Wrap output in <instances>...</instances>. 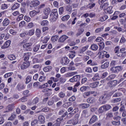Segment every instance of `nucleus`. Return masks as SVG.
<instances>
[{"mask_svg":"<svg viewBox=\"0 0 126 126\" xmlns=\"http://www.w3.org/2000/svg\"><path fill=\"white\" fill-rule=\"evenodd\" d=\"M63 7H61L59 8V13L60 14H63Z\"/></svg>","mask_w":126,"mask_h":126,"instance_id":"61","label":"nucleus"},{"mask_svg":"<svg viewBox=\"0 0 126 126\" xmlns=\"http://www.w3.org/2000/svg\"><path fill=\"white\" fill-rule=\"evenodd\" d=\"M80 78V76L79 75L74 76L72 78L69 79L70 82H74L75 81H77V79Z\"/></svg>","mask_w":126,"mask_h":126,"instance_id":"10","label":"nucleus"},{"mask_svg":"<svg viewBox=\"0 0 126 126\" xmlns=\"http://www.w3.org/2000/svg\"><path fill=\"white\" fill-rule=\"evenodd\" d=\"M35 33L36 35H40L41 34V30L39 29H36Z\"/></svg>","mask_w":126,"mask_h":126,"instance_id":"63","label":"nucleus"},{"mask_svg":"<svg viewBox=\"0 0 126 126\" xmlns=\"http://www.w3.org/2000/svg\"><path fill=\"white\" fill-rule=\"evenodd\" d=\"M11 44V41L10 40H7L6 41L3 45L1 46V49H6L10 46V44Z\"/></svg>","mask_w":126,"mask_h":126,"instance_id":"5","label":"nucleus"},{"mask_svg":"<svg viewBox=\"0 0 126 126\" xmlns=\"http://www.w3.org/2000/svg\"><path fill=\"white\" fill-rule=\"evenodd\" d=\"M97 121V116H93L90 121V124H93V123H95Z\"/></svg>","mask_w":126,"mask_h":126,"instance_id":"15","label":"nucleus"},{"mask_svg":"<svg viewBox=\"0 0 126 126\" xmlns=\"http://www.w3.org/2000/svg\"><path fill=\"white\" fill-rule=\"evenodd\" d=\"M99 45L101 50H103V48H105V43L104 42L100 43Z\"/></svg>","mask_w":126,"mask_h":126,"instance_id":"45","label":"nucleus"},{"mask_svg":"<svg viewBox=\"0 0 126 126\" xmlns=\"http://www.w3.org/2000/svg\"><path fill=\"white\" fill-rule=\"evenodd\" d=\"M58 16L59 14H58V11L57 10H55V13L50 15V21H51V22H54V21H56Z\"/></svg>","mask_w":126,"mask_h":126,"instance_id":"1","label":"nucleus"},{"mask_svg":"<svg viewBox=\"0 0 126 126\" xmlns=\"http://www.w3.org/2000/svg\"><path fill=\"white\" fill-rule=\"evenodd\" d=\"M11 75V73H7L4 75V77L5 78H7V77H9V76H10Z\"/></svg>","mask_w":126,"mask_h":126,"instance_id":"62","label":"nucleus"},{"mask_svg":"<svg viewBox=\"0 0 126 126\" xmlns=\"http://www.w3.org/2000/svg\"><path fill=\"white\" fill-rule=\"evenodd\" d=\"M29 57H30V53H27L24 55V61L25 62H28V60H29Z\"/></svg>","mask_w":126,"mask_h":126,"instance_id":"13","label":"nucleus"},{"mask_svg":"<svg viewBox=\"0 0 126 126\" xmlns=\"http://www.w3.org/2000/svg\"><path fill=\"white\" fill-rule=\"evenodd\" d=\"M23 14L20 15L17 19V21H20V20H22L23 19Z\"/></svg>","mask_w":126,"mask_h":126,"instance_id":"42","label":"nucleus"},{"mask_svg":"<svg viewBox=\"0 0 126 126\" xmlns=\"http://www.w3.org/2000/svg\"><path fill=\"white\" fill-rule=\"evenodd\" d=\"M109 65H110V63L107 62H105L104 63H103V64H102L101 66V68H107V67H108Z\"/></svg>","mask_w":126,"mask_h":126,"instance_id":"20","label":"nucleus"},{"mask_svg":"<svg viewBox=\"0 0 126 126\" xmlns=\"http://www.w3.org/2000/svg\"><path fill=\"white\" fill-rule=\"evenodd\" d=\"M68 38V37L67 36L63 35L59 38V42H60V43H63V42H64V41Z\"/></svg>","mask_w":126,"mask_h":126,"instance_id":"9","label":"nucleus"},{"mask_svg":"<svg viewBox=\"0 0 126 126\" xmlns=\"http://www.w3.org/2000/svg\"><path fill=\"white\" fill-rule=\"evenodd\" d=\"M30 65V63L29 61H25L21 65V68L22 69L27 68Z\"/></svg>","mask_w":126,"mask_h":126,"instance_id":"4","label":"nucleus"},{"mask_svg":"<svg viewBox=\"0 0 126 126\" xmlns=\"http://www.w3.org/2000/svg\"><path fill=\"white\" fill-rule=\"evenodd\" d=\"M19 6H20L19 4L16 3L12 7V9H16V8H18Z\"/></svg>","mask_w":126,"mask_h":126,"instance_id":"37","label":"nucleus"},{"mask_svg":"<svg viewBox=\"0 0 126 126\" xmlns=\"http://www.w3.org/2000/svg\"><path fill=\"white\" fill-rule=\"evenodd\" d=\"M93 79L94 80H97L99 79V74H95V75H94V78H93Z\"/></svg>","mask_w":126,"mask_h":126,"instance_id":"47","label":"nucleus"},{"mask_svg":"<svg viewBox=\"0 0 126 126\" xmlns=\"http://www.w3.org/2000/svg\"><path fill=\"white\" fill-rule=\"evenodd\" d=\"M32 43H28L23 45V48H24L28 51H31V46H32Z\"/></svg>","mask_w":126,"mask_h":126,"instance_id":"7","label":"nucleus"},{"mask_svg":"<svg viewBox=\"0 0 126 126\" xmlns=\"http://www.w3.org/2000/svg\"><path fill=\"white\" fill-rule=\"evenodd\" d=\"M48 24V21L47 20H44L42 21L41 23V25L42 26H46Z\"/></svg>","mask_w":126,"mask_h":126,"instance_id":"39","label":"nucleus"},{"mask_svg":"<svg viewBox=\"0 0 126 126\" xmlns=\"http://www.w3.org/2000/svg\"><path fill=\"white\" fill-rule=\"evenodd\" d=\"M107 18H108V17L107 16H104L102 17H101L100 19V20L101 22L105 21V20H106Z\"/></svg>","mask_w":126,"mask_h":126,"instance_id":"46","label":"nucleus"},{"mask_svg":"<svg viewBox=\"0 0 126 126\" xmlns=\"http://www.w3.org/2000/svg\"><path fill=\"white\" fill-rule=\"evenodd\" d=\"M58 39H59V36H58V35H55L52 37L51 41L54 42H57Z\"/></svg>","mask_w":126,"mask_h":126,"instance_id":"26","label":"nucleus"},{"mask_svg":"<svg viewBox=\"0 0 126 126\" xmlns=\"http://www.w3.org/2000/svg\"><path fill=\"white\" fill-rule=\"evenodd\" d=\"M52 68H53V67H52L51 66H48L44 67L43 68V70L45 72H48V71H50L52 70Z\"/></svg>","mask_w":126,"mask_h":126,"instance_id":"21","label":"nucleus"},{"mask_svg":"<svg viewBox=\"0 0 126 126\" xmlns=\"http://www.w3.org/2000/svg\"><path fill=\"white\" fill-rule=\"evenodd\" d=\"M8 58L9 59V60H10V61H13V60H15V59H16V58L15 57V56H14L13 55H8Z\"/></svg>","mask_w":126,"mask_h":126,"instance_id":"30","label":"nucleus"},{"mask_svg":"<svg viewBox=\"0 0 126 126\" xmlns=\"http://www.w3.org/2000/svg\"><path fill=\"white\" fill-rule=\"evenodd\" d=\"M31 81V77H27L26 78V83L28 84Z\"/></svg>","mask_w":126,"mask_h":126,"instance_id":"53","label":"nucleus"},{"mask_svg":"<svg viewBox=\"0 0 126 126\" xmlns=\"http://www.w3.org/2000/svg\"><path fill=\"white\" fill-rule=\"evenodd\" d=\"M75 57V52L72 51L69 55L70 59H73L74 57Z\"/></svg>","mask_w":126,"mask_h":126,"instance_id":"36","label":"nucleus"},{"mask_svg":"<svg viewBox=\"0 0 126 126\" xmlns=\"http://www.w3.org/2000/svg\"><path fill=\"white\" fill-rule=\"evenodd\" d=\"M66 68H67L65 67H62L61 69V72H62V73H64V72L66 71Z\"/></svg>","mask_w":126,"mask_h":126,"instance_id":"55","label":"nucleus"},{"mask_svg":"<svg viewBox=\"0 0 126 126\" xmlns=\"http://www.w3.org/2000/svg\"><path fill=\"white\" fill-rule=\"evenodd\" d=\"M107 54V52L106 51H102L98 53V56L100 58H104L105 55Z\"/></svg>","mask_w":126,"mask_h":126,"instance_id":"16","label":"nucleus"},{"mask_svg":"<svg viewBox=\"0 0 126 126\" xmlns=\"http://www.w3.org/2000/svg\"><path fill=\"white\" fill-rule=\"evenodd\" d=\"M12 109H13V106H12V105H9L6 108V112H10V111H11Z\"/></svg>","mask_w":126,"mask_h":126,"instance_id":"34","label":"nucleus"},{"mask_svg":"<svg viewBox=\"0 0 126 126\" xmlns=\"http://www.w3.org/2000/svg\"><path fill=\"white\" fill-rule=\"evenodd\" d=\"M15 118V114H12L10 117L9 118V121H12Z\"/></svg>","mask_w":126,"mask_h":126,"instance_id":"49","label":"nucleus"},{"mask_svg":"<svg viewBox=\"0 0 126 126\" xmlns=\"http://www.w3.org/2000/svg\"><path fill=\"white\" fill-rule=\"evenodd\" d=\"M9 32L12 35H16V32L12 29L9 30Z\"/></svg>","mask_w":126,"mask_h":126,"instance_id":"57","label":"nucleus"},{"mask_svg":"<svg viewBox=\"0 0 126 126\" xmlns=\"http://www.w3.org/2000/svg\"><path fill=\"white\" fill-rule=\"evenodd\" d=\"M91 48L93 51H97V50H98V45L96 44H93L91 45Z\"/></svg>","mask_w":126,"mask_h":126,"instance_id":"24","label":"nucleus"},{"mask_svg":"<svg viewBox=\"0 0 126 126\" xmlns=\"http://www.w3.org/2000/svg\"><path fill=\"white\" fill-rule=\"evenodd\" d=\"M1 8L2 9H6V8H7V5H6L5 3L2 4Z\"/></svg>","mask_w":126,"mask_h":126,"instance_id":"48","label":"nucleus"},{"mask_svg":"<svg viewBox=\"0 0 126 126\" xmlns=\"http://www.w3.org/2000/svg\"><path fill=\"white\" fill-rule=\"evenodd\" d=\"M64 96H65V93H63V92H61L60 93H59V96L60 97V98H63Z\"/></svg>","mask_w":126,"mask_h":126,"instance_id":"51","label":"nucleus"},{"mask_svg":"<svg viewBox=\"0 0 126 126\" xmlns=\"http://www.w3.org/2000/svg\"><path fill=\"white\" fill-rule=\"evenodd\" d=\"M46 80V76L45 75H42V76H41L39 78V81L40 82H43Z\"/></svg>","mask_w":126,"mask_h":126,"instance_id":"25","label":"nucleus"},{"mask_svg":"<svg viewBox=\"0 0 126 126\" xmlns=\"http://www.w3.org/2000/svg\"><path fill=\"white\" fill-rule=\"evenodd\" d=\"M39 102L38 98H35L32 101V103H31V105H34V104H36V103H38Z\"/></svg>","mask_w":126,"mask_h":126,"instance_id":"43","label":"nucleus"},{"mask_svg":"<svg viewBox=\"0 0 126 126\" xmlns=\"http://www.w3.org/2000/svg\"><path fill=\"white\" fill-rule=\"evenodd\" d=\"M36 14H37V12H36L35 11H32L30 12V15L31 16H32V17H33V16H35Z\"/></svg>","mask_w":126,"mask_h":126,"instance_id":"44","label":"nucleus"},{"mask_svg":"<svg viewBox=\"0 0 126 126\" xmlns=\"http://www.w3.org/2000/svg\"><path fill=\"white\" fill-rule=\"evenodd\" d=\"M89 85L92 88H95L97 87L98 86V85H99V83H98V82H96L95 83H93L92 84H90Z\"/></svg>","mask_w":126,"mask_h":126,"instance_id":"14","label":"nucleus"},{"mask_svg":"<svg viewBox=\"0 0 126 126\" xmlns=\"http://www.w3.org/2000/svg\"><path fill=\"white\" fill-rule=\"evenodd\" d=\"M125 42H126V38L124 36H122L121 39H120V42L121 43H125Z\"/></svg>","mask_w":126,"mask_h":126,"instance_id":"58","label":"nucleus"},{"mask_svg":"<svg viewBox=\"0 0 126 126\" xmlns=\"http://www.w3.org/2000/svg\"><path fill=\"white\" fill-rule=\"evenodd\" d=\"M107 6H108V3H105L104 4H102L100 5V8H101V9H106Z\"/></svg>","mask_w":126,"mask_h":126,"instance_id":"31","label":"nucleus"},{"mask_svg":"<svg viewBox=\"0 0 126 126\" xmlns=\"http://www.w3.org/2000/svg\"><path fill=\"white\" fill-rule=\"evenodd\" d=\"M50 40L49 36H45L44 37L43 39L42 40L43 43H48V41Z\"/></svg>","mask_w":126,"mask_h":126,"instance_id":"32","label":"nucleus"},{"mask_svg":"<svg viewBox=\"0 0 126 126\" xmlns=\"http://www.w3.org/2000/svg\"><path fill=\"white\" fill-rule=\"evenodd\" d=\"M69 101H70V102H73V101H75V96H73L69 98Z\"/></svg>","mask_w":126,"mask_h":126,"instance_id":"60","label":"nucleus"},{"mask_svg":"<svg viewBox=\"0 0 126 126\" xmlns=\"http://www.w3.org/2000/svg\"><path fill=\"white\" fill-rule=\"evenodd\" d=\"M111 83L112 86H115V85H117L118 82L116 80H114V81H112Z\"/></svg>","mask_w":126,"mask_h":126,"instance_id":"59","label":"nucleus"},{"mask_svg":"<svg viewBox=\"0 0 126 126\" xmlns=\"http://www.w3.org/2000/svg\"><path fill=\"white\" fill-rule=\"evenodd\" d=\"M24 25H25V22L23 21L20 23L19 26L20 27H23V26H24Z\"/></svg>","mask_w":126,"mask_h":126,"instance_id":"56","label":"nucleus"},{"mask_svg":"<svg viewBox=\"0 0 126 126\" xmlns=\"http://www.w3.org/2000/svg\"><path fill=\"white\" fill-rule=\"evenodd\" d=\"M67 42L73 43H70L69 45H67L66 47H65V50H70V47H72V46H74V45H75V43L72 41V39H69Z\"/></svg>","mask_w":126,"mask_h":126,"instance_id":"3","label":"nucleus"},{"mask_svg":"<svg viewBox=\"0 0 126 126\" xmlns=\"http://www.w3.org/2000/svg\"><path fill=\"white\" fill-rule=\"evenodd\" d=\"M69 17H70L69 15H66L62 17V21H66L68 20V19H69Z\"/></svg>","mask_w":126,"mask_h":126,"instance_id":"27","label":"nucleus"},{"mask_svg":"<svg viewBox=\"0 0 126 126\" xmlns=\"http://www.w3.org/2000/svg\"><path fill=\"white\" fill-rule=\"evenodd\" d=\"M50 12H51V9L50 8H46L44 9V13L47 16V15H49L50 14Z\"/></svg>","mask_w":126,"mask_h":126,"instance_id":"19","label":"nucleus"},{"mask_svg":"<svg viewBox=\"0 0 126 126\" xmlns=\"http://www.w3.org/2000/svg\"><path fill=\"white\" fill-rule=\"evenodd\" d=\"M49 30V28L47 27H44L42 28V32H47Z\"/></svg>","mask_w":126,"mask_h":126,"instance_id":"54","label":"nucleus"},{"mask_svg":"<svg viewBox=\"0 0 126 126\" xmlns=\"http://www.w3.org/2000/svg\"><path fill=\"white\" fill-rule=\"evenodd\" d=\"M31 19V18H30V17H29V16H25L24 17V20H25V21H26L27 22H30Z\"/></svg>","mask_w":126,"mask_h":126,"instance_id":"41","label":"nucleus"},{"mask_svg":"<svg viewBox=\"0 0 126 126\" xmlns=\"http://www.w3.org/2000/svg\"><path fill=\"white\" fill-rule=\"evenodd\" d=\"M116 77V75L115 74H112L110 75L108 78L107 79L108 80H111V79H114Z\"/></svg>","mask_w":126,"mask_h":126,"instance_id":"38","label":"nucleus"},{"mask_svg":"<svg viewBox=\"0 0 126 126\" xmlns=\"http://www.w3.org/2000/svg\"><path fill=\"white\" fill-rule=\"evenodd\" d=\"M107 107H108V109L111 108V106L110 105L103 106L99 108V111L100 113H103L104 111H106V110H108V108H107Z\"/></svg>","mask_w":126,"mask_h":126,"instance_id":"8","label":"nucleus"},{"mask_svg":"<svg viewBox=\"0 0 126 126\" xmlns=\"http://www.w3.org/2000/svg\"><path fill=\"white\" fill-rule=\"evenodd\" d=\"M57 81H58V79H55L54 78V77H51V80H49L48 81V83L49 84H52V83H53V82H57Z\"/></svg>","mask_w":126,"mask_h":126,"instance_id":"23","label":"nucleus"},{"mask_svg":"<svg viewBox=\"0 0 126 126\" xmlns=\"http://www.w3.org/2000/svg\"><path fill=\"white\" fill-rule=\"evenodd\" d=\"M35 33V31L33 29L30 30L29 31H27V35L29 36H32Z\"/></svg>","mask_w":126,"mask_h":126,"instance_id":"17","label":"nucleus"},{"mask_svg":"<svg viewBox=\"0 0 126 126\" xmlns=\"http://www.w3.org/2000/svg\"><path fill=\"white\" fill-rule=\"evenodd\" d=\"M87 102L90 104H92V103H94L95 102V99L93 97H91L87 99Z\"/></svg>","mask_w":126,"mask_h":126,"instance_id":"29","label":"nucleus"},{"mask_svg":"<svg viewBox=\"0 0 126 126\" xmlns=\"http://www.w3.org/2000/svg\"><path fill=\"white\" fill-rule=\"evenodd\" d=\"M48 86L49 85L48 83H45L41 86V88H46V87H48Z\"/></svg>","mask_w":126,"mask_h":126,"instance_id":"64","label":"nucleus"},{"mask_svg":"<svg viewBox=\"0 0 126 126\" xmlns=\"http://www.w3.org/2000/svg\"><path fill=\"white\" fill-rule=\"evenodd\" d=\"M40 4V2L38 0L32 1L31 3V6L32 7L33 6H37Z\"/></svg>","mask_w":126,"mask_h":126,"instance_id":"11","label":"nucleus"},{"mask_svg":"<svg viewBox=\"0 0 126 126\" xmlns=\"http://www.w3.org/2000/svg\"><path fill=\"white\" fill-rule=\"evenodd\" d=\"M61 63L62 64H67L69 63V60L66 57H63L61 60Z\"/></svg>","mask_w":126,"mask_h":126,"instance_id":"6","label":"nucleus"},{"mask_svg":"<svg viewBox=\"0 0 126 126\" xmlns=\"http://www.w3.org/2000/svg\"><path fill=\"white\" fill-rule=\"evenodd\" d=\"M90 88H89V87L87 86V87H82L80 88V91L82 92H84V91H87V90H89Z\"/></svg>","mask_w":126,"mask_h":126,"instance_id":"22","label":"nucleus"},{"mask_svg":"<svg viewBox=\"0 0 126 126\" xmlns=\"http://www.w3.org/2000/svg\"><path fill=\"white\" fill-rule=\"evenodd\" d=\"M113 7L109 6L107 8L106 10L109 14H111V13H113Z\"/></svg>","mask_w":126,"mask_h":126,"instance_id":"28","label":"nucleus"},{"mask_svg":"<svg viewBox=\"0 0 126 126\" xmlns=\"http://www.w3.org/2000/svg\"><path fill=\"white\" fill-rule=\"evenodd\" d=\"M3 26H7L9 24V20L8 19H5L2 23Z\"/></svg>","mask_w":126,"mask_h":126,"instance_id":"18","label":"nucleus"},{"mask_svg":"<svg viewBox=\"0 0 126 126\" xmlns=\"http://www.w3.org/2000/svg\"><path fill=\"white\" fill-rule=\"evenodd\" d=\"M93 93H94V92H93V91L87 92V93H84V95H85V96H89V95H90V94H93Z\"/></svg>","mask_w":126,"mask_h":126,"instance_id":"50","label":"nucleus"},{"mask_svg":"<svg viewBox=\"0 0 126 126\" xmlns=\"http://www.w3.org/2000/svg\"><path fill=\"white\" fill-rule=\"evenodd\" d=\"M17 88L19 90H21V89H23L24 88V85L22 84H19L17 86Z\"/></svg>","mask_w":126,"mask_h":126,"instance_id":"33","label":"nucleus"},{"mask_svg":"<svg viewBox=\"0 0 126 126\" xmlns=\"http://www.w3.org/2000/svg\"><path fill=\"white\" fill-rule=\"evenodd\" d=\"M27 32H26L24 33H22L20 34V37H23L27 36Z\"/></svg>","mask_w":126,"mask_h":126,"instance_id":"52","label":"nucleus"},{"mask_svg":"<svg viewBox=\"0 0 126 126\" xmlns=\"http://www.w3.org/2000/svg\"><path fill=\"white\" fill-rule=\"evenodd\" d=\"M80 106L81 108H82V109H86V108H88V107H89V104L84 103V104H81Z\"/></svg>","mask_w":126,"mask_h":126,"instance_id":"35","label":"nucleus"},{"mask_svg":"<svg viewBox=\"0 0 126 126\" xmlns=\"http://www.w3.org/2000/svg\"><path fill=\"white\" fill-rule=\"evenodd\" d=\"M110 70L113 73H116L121 71L122 70V67L121 66L112 67L110 69Z\"/></svg>","mask_w":126,"mask_h":126,"instance_id":"2","label":"nucleus"},{"mask_svg":"<svg viewBox=\"0 0 126 126\" xmlns=\"http://www.w3.org/2000/svg\"><path fill=\"white\" fill-rule=\"evenodd\" d=\"M39 49H40V45H36L33 48L34 52H37L39 50Z\"/></svg>","mask_w":126,"mask_h":126,"instance_id":"40","label":"nucleus"},{"mask_svg":"<svg viewBox=\"0 0 126 126\" xmlns=\"http://www.w3.org/2000/svg\"><path fill=\"white\" fill-rule=\"evenodd\" d=\"M38 121L41 124H44L45 123V117L43 115H40L38 117Z\"/></svg>","mask_w":126,"mask_h":126,"instance_id":"12","label":"nucleus"}]
</instances>
